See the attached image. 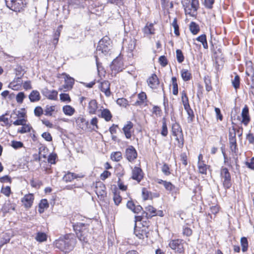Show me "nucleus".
Returning a JSON list of instances; mask_svg holds the SVG:
<instances>
[{"label":"nucleus","mask_w":254,"mask_h":254,"mask_svg":"<svg viewBox=\"0 0 254 254\" xmlns=\"http://www.w3.org/2000/svg\"><path fill=\"white\" fill-rule=\"evenodd\" d=\"M241 115L242 117L241 123H243L245 126H247L250 121L249 108L247 105H245L243 109Z\"/></svg>","instance_id":"nucleus-11"},{"label":"nucleus","mask_w":254,"mask_h":254,"mask_svg":"<svg viewBox=\"0 0 254 254\" xmlns=\"http://www.w3.org/2000/svg\"><path fill=\"white\" fill-rule=\"evenodd\" d=\"M230 149L231 151L235 154V155L237 156L238 153V148L237 147V144H229Z\"/></svg>","instance_id":"nucleus-61"},{"label":"nucleus","mask_w":254,"mask_h":254,"mask_svg":"<svg viewBox=\"0 0 254 254\" xmlns=\"http://www.w3.org/2000/svg\"><path fill=\"white\" fill-rule=\"evenodd\" d=\"M127 206L134 213H138L142 210V207L140 205H135L131 200L128 201Z\"/></svg>","instance_id":"nucleus-20"},{"label":"nucleus","mask_w":254,"mask_h":254,"mask_svg":"<svg viewBox=\"0 0 254 254\" xmlns=\"http://www.w3.org/2000/svg\"><path fill=\"white\" fill-rule=\"evenodd\" d=\"M74 173L67 172L63 177V180L66 183L71 182L74 179Z\"/></svg>","instance_id":"nucleus-40"},{"label":"nucleus","mask_w":254,"mask_h":254,"mask_svg":"<svg viewBox=\"0 0 254 254\" xmlns=\"http://www.w3.org/2000/svg\"><path fill=\"white\" fill-rule=\"evenodd\" d=\"M57 158V155L56 154H50L48 158V161L49 163L54 164L56 163V159Z\"/></svg>","instance_id":"nucleus-58"},{"label":"nucleus","mask_w":254,"mask_h":254,"mask_svg":"<svg viewBox=\"0 0 254 254\" xmlns=\"http://www.w3.org/2000/svg\"><path fill=\"white\" fill-rule=\"evenodd\" d=\"M74 80L73 78L69 77L66 75V78L64 80V84L63 85V87L65 91L70 90L72 89L74 84Z\"/></svg>","instance_id":"nucleus-19"},{"label":"nucleus","mask_w":254,"mask_h":254,"mask_svg":"<svg viewBox=\"0 0 254 254\" xmlns=\"http://www.w3.org/2000/svg\"><path fill=\"white\" fill-rule=\"evenodd\" d=\"M23 144L21 141H12L11 142V146L14 149H18L23 146Z\"/></svg>","instance_id":"nucleus-59"},{"label":"nucleus","mask_w":254,"mask_h":254,"mask_svg":"<svg viewBox=\"0 0 254 254\" xmlns=\"http://www.w3.org/2000/svg\"><path fill=\"white\" fill-rule=\"evenodd\" d=\"M159 62L163 66H165L168 64L167 60L164 56H162L159 58Z\"/></svg>","instance_id":"nucleus-64"},{"label":"nucleus","mask_w":254,"mask_h":254,"mask_svg":"<svg viewBox=\"0 0 254 254\" xmlns=\"http://www.w3.org/2000/svg\"><path fill=\"white\" fill-rule=\"evenodd\" d=\"M25 0H17L14 1V0H7L5 1L6 4L8 7L14 11H20L21 9L24 7L25 4Z\"/></svg>","instance_id":"nucleus-6"},{"label":"nucleus","mask_w":254,"mask_h":254,"mask_svg":"<svg viewBox=\"0 0 254 254\" xmlns=\"http://www.w3.org/2000/svg\"><path fill=\"white\" fill-rule=\"evenodd\" d=\"M44 110L40 106H37L35 107L34 110V113L36 117H40L44 114Z\"/></svg>","instance_id":"nucleus-52"},{"label":"nucleus","mask_w":254,"mask_h":254,"mask_svg":"<svg viewBox=\"0 0 254 254\" xmlns=\"http://www.w3.org/2000/svg\"><path fill=\"white\" fill-rule=\"evenodd\" d=\"M98 109V103L96 100H91L88 103L87 111L90 115L95 114Z\"/></svg>","instance_id":"nucleus-17"},{"label":"nucleus","mask_w":254,"mask_h":254,"mask_svg":"<svg viewBox=\"0 0 254 254\" xmlns=\"http://www.w3.org/2000/svg\"><path fill=\"white\" fill-rule=\"evenodd\" d=\"M220 177L225 189H228L231 187V176L228 169L222 167L220 170Z\"/></svg>","instance_id":"nucleus-5"},{"label":"nucleus","mask_w":254,"mask_h":254,"mask_svg":"<svg viewBox=\"0 0 254 254\" xmlns=\"http://www.w3.org/2000/svg\"><path fill=\"white\" fill-rule=\"evenodd\" d=\"M76 244V239L72 235H65L64 238H60L56 240L55 245L56 248L64 253L71 251Z\"/></svg>","instance_id":"nucleus-1"},{"label":"nucleus","mask_w":254,"mask_h":254,"mask_svg":"<svg viewBox=\"0 0 254 254\" xmlns=\"http://www.w3.org/2000/svg\"><path fill=\"white\" fill-rule=\"evenodd\" d=\"M63 111L65 115L71 116L74 114L75 110L70 105H65L63 107Z\"/></svg>","instance_id":"nucleus-30"},{"label":"nucleus","mask_w":254,"mask_h":254,"mask_svg":"<svg viewBox=\"0 0 254 254\" xmlns=\"http://www.w3.org/2000/svg\"><path fill=\"white\" fill-rule=\"evenodd\" d=\"M29 98L31 102H35L40 100V93L37 90H33L29 95Z\"/></svg>","instance_id":"nucleus-25"},{"label":"nucleus","mask_w":254,"mask_h":254,"mask_svg":"<svg viewBox=\"0 0 254 254\" xmlns=\"http://www.w3.org/2000/svg\"><path fill=\"white\" fill-rule=\"evenodd\" d=\"M1 192L6 196H9L11 193L10 188L8 186L2 187L1 190Z\"/></svg>","instance_id":"nucleus-57"},{"label":"nucleus","mask_w":254,"mask_h":254,"mask_svg":"<svg viewBox=\"0 0 254 254\" xmlns=\"http://www.w3.org/2000/svg\"><path fill=\"white\" fill-rule=\"evenodd\" d=\"M190 30L193 35H195L199 31L200 29L197 24L194 22H191L190 24Z\"/></svg>","instance_id":"nucleus-34"},{"label":"nucleus","mask_w":254,"mask_h":254,"mask_svg":"<svg viewBox=\"0 0 254 254\" xmlns=\"http://www.w3.org/2000/svg\"><path fill=\"white\" fill-rule=\"evenodd\" d=\"M25 97L24 93L23 92H20L17 94L16 100L18 103H22Z\"/></svg>","instance_id":"nucleus-53"},{"label":"nucleus","mask_w":254,"mask_h":254,"mask_svg":"<svg viewBox=\"0 0 254 254\" xmlns=\"http://www.w3.org/2000/svg\"><path fill=\"white\" fill-rule=\"evenodd\" d=\"M113 199L115 204L118 205L121 202L122 197L119 194L115 193L114 194Z\"/></svg>","instance_id":"nucleus-60"},{"label":"nucleus","mask_w":254,"mask_h":254,"mask_svg":"<svg viewBox=\"0 0 254 254\" xmlns=\"http://www.w3.org/2000/svg\"><path fill=\"white\" fill-rule=\"evenodd\" d=\"M174 29V33L176 36H178L180 35L179 32V27L177 24V21L176 18H175L172 24Z\"/></svg>","instance_id":"nucleus-49"},{"label":"nucleus","mask_w":254,"mask_h":254,"mask_svg":"<svg viewBox=\"0 0 254 254\" xmlns=\"http://www.w3.org/2000/svg\"><path fill=\"white\" fill-rule=\"evenodd\" d=\"M232 84L234 87L237 89L240 86V77L238 75H236L234 79L232 80Z\"/></svg>","instance_id":"nucleus-54"},{"label":"nucleus","mask_w":254,"mask_h":254,"mask_svg":"<svg viewBox=\"0 0 254 254\" xmlns=\"http://www.w3.org/2000/svg\"><path fill=\"white\" fill-rule=\"evenodd\" d=\"M181 76L184 81H187L190 80L191 73L187 69H183L181 70Z\"/></svg>","instance_id":"nucleus-39"},{"label":"nucleus","mask_w":254,"mask_h":254,"mask_svg":"<svg viewBox=\"0 0 254 254\" xmlns=\"http://www.w3.org/2000/svg\"><path fill=\"white\" fill-rule=\"evenodd\" d=\"M111 158L115 161H119L122 158V153L120 152H115L111 154Z\"/></svg>","instance_id":"nucleus-45"},{"label":"nucleus","mask_w":254,"mask_h":254,"mask_svg":"<svg viewBox=\"0 0 254 254\" xmlns=\"http://www.w3.org/2000/svg\"><path fill=\"white\" fill-rule=\"evenodd\" d=\"M246 166L249 168L254 170V157H253L251 160L250 162L246 161L245 162Z\"/></svg>","instance_id":"nucleus-63"},{"label":"nucleus","mask_w":254,"mask_h":254,"mask_svg":"<svg viewBox=\"0 0 254 254\" xmlns=\"http://www.w3.org/2000/svg\"><path fill=\"white\" fill-rule=\"evenodd\" d=\"M60 100L63 102H70L71 101L69 95L66 93H62L60 95Z\"/></svg>","instance_id":"nucleus-51"},{"label":"nucleus","mask_w":254,"mask_h":254,"mask_svg":"<svg viewBox=\"0 0 254 254\" xmlns=\"http://www.w3.org/2000/svg\"><path fill=\"white\" fill-rule=\"evenodd\" d=\"M57 111L58 110L56 106L47 105L45 107V109L44 110V114L47 116H52L53 115V112H57Z\"/></svg>","instance_id":"nucleus-27"},{"label":"nucleus","mask_w":254,"mask_h":254,"mask_svg":"<svg viewBox=\"0 0 254 254\" xmlns=\"http://www.w3.org/2000/svg\"><path fill=\"white\" fill-rule=\"evenodd\" d=\"M145 210L150 212L151 215L148 214V218H151L152 216L157 215L156 210L151 205H148L145 208Z\"/></svg>","instance_id":"nucleus-42"},{"label":"nucleus","mask_w":254,"mask_h":254,"mask_svg":"<svg viewBox=\"0 0 254 254\" xmlns=\"http://www.w3.org/2000/svg\"><path fill=\"white\" fill-rule=\"evenodd\" d=\"M172 85H173V94L177 95L178 93V86L177 82V78L175 77L172 78Z\"/></svg>","instance_id":"nucleus-43"},{"label":"nucleus","mask_w":254,"mask_h":254,"mask_svg":"<svg viewBox=\"0 0 254 254\" xmlns=\"http://www.w3.org/2000/svg\"><path fill=\"white\" fill-rule=\"evenodd\" d=\"M132 174V178L133 180L137 181L138 182H139L143 177L142 170L140 168L137 167H135L133 169Z\"/></svg>","instance_id":"nucleus-15"},{"label":"nucleus","mask_w":254,"mask_h":254,"mask_svg":"<svg viewBox=\"0 0 254 254\" xmlns=\"http://www.w3.org/2000/svg\"><path fill=\"white\" fill-rule=\"evenodd\" d=\"M184 241L180 239L172 240L169 243V246L172 250L180 254L184 252Z\"/></svg>","instance_id":"nucleus-7"},{"label":"nucleus","mask_w":254,"mask_h":254,"mask_svg":"<svg viewBox=\"0 0 254 254\" xmlns=\"http://www.w3.org/2000/svg\"><path fill=\"white\" fill-rule=\"evenodd\" d=\"M196 40L202 43L203 47L207 49L208 48V44L206 40V36L205 34H202L198 36Z\"/></svg>","instance_id":"nucleus-37"},{"label":"nucleus","mask_w":254,"mask_h":254,"mask_svg":"<svg viewBox=\"0 0 254 254\" xmlns=\"http://www.w3.org/2000/svg\"><path fill=\"white\" fill-rule=\"evenodd\" d=\"M133 124L131 122H127L123 128L124 133L127 138L129 139L131 137V134L133 132Z\"/></svg>","instance_id":"nucleus-13"},{"label":"nucleus","mask_w":254,"mask_h":254,"mask_svg":"<svg viewBox=\"0 0 254 254\" xmlns=\"http://www.w3.org/2000/svg\"><path fill=\"white\" fill-rule=\"evenodd\" d=\"M134 234L138 239L142 240L148 237V227L142 225V227L134 226Z\"/></svg>","instance_id":"nucleus-8"},{"label":"nucleus","mask_w":254,"mask_h":254,"mask_svg":"<svg viewBox=\"0 0 254 254\" xmlns=\"http://www.w3.org/2000/svg\"><path fill=\"white\" fill-rule=\"evenodd\" d=\"M138 100H137L134 103H132V105L133 106H137L142 105L144 101L146 99L147 96L145 92H142L138 94Z\"/></svg>","instance_id":"nucleus-24"},{"label":"nucleus","mask_w":254,"mask_h":254,"mask_svg":"<svg viewBox=\"0 0 254 254\" xmlns=\"http://www.w3.org/2000/svg\"><path fill=\"white\" fill-rule=\"evenodd\" d=\"M161 170L162 172L166 176H168L171 174L170 171V168L169 166L166 163L164 164Z\"/></svg>","instance_id":"nucleus-56"},{"label":"nucleus","mask_w":254,"mask_h":254,"mask_svg":"<svg viewBox=\"0 0 254 254\" xmlns=\"http://www.w3.org/2000/svg\"><path fill=\"white\" fill-rule=\"evenodd\" d=\"M186 14H189L191 16H195L196 15V11L199 7L198 0H185L182 1Z\"/></svg>","instance_id":"nucleus-2"},{"label":"nucleus","mask_w":254,"mask_h":254,"mask_svg":"<svg viewBox=\"0 0 254 254\" xmlns=\"http://www.w3.org/2000/svg\"><path fill=\"white\" fill-rule=\"evenodd\" d=\"M76 236L78 239L81 241L85 243H87L88 241L87 237L88 234V230H84L83 232H75Z\"/></svg>","instance_id":"nucleus-26"},{"label":"nucleus","mask_w":254,"mask_h":254,"mask_svg":"<svg viewBox=\"0 0 254 254\" xmlns=\"http://www.w3.org/2000/svg\"><path fill=\"white\" fill-rule=\"evenodd\" d=\"M199 173L206 175L207 174V166L203 162H199L197 163Z\"/></svg>","instance_id":"nucleus-35"},{"label":"nucleus","mask_w":254,"mask_h":254,"mask_svg":"<svg viewBox=\"0 0 254 254\" xmlns=\"http://www.w3.org/2000/svg\"><path fill=\"white\" fill-rule=\"evenodd\" d=\"M73 229L75 232H83L84 230H88L89 225L87 224L83 223H77L73 225Z\"/></svg>","instance_id":"nucleus-23"},{"label":"nucleus","mask_w":254,"mask_h":254,"mask_svg":"<svg viewBox=\"0 0 254 254\" xmlns=\"http://www.w3.org/2000/svg\"><path fill=\"white\" fill-rule=\"evenodd\" d=\"M35 240L40 243L47 241V236L46 233L41 232H38L35 238Z\"/></svg>","instance_id":"nucleus-32"},{"label":"nucleus","mask_w":254,"mask_h":254,"mask_svg":"<svg viewBox=\"0 0 254 254\" xmlns=\"http://www.w3.org/2000/svg\"><path fill=\"white\" fill-rule=\"evenodd\" d=\"M110 83L108 81L105 80L101 83L100 88L106 96H109L111 94L110 90Z\"/></svg>","instance_id":"nucleus-18"},{"label":"nucleus","mask_w":254,"mask_h":254,"mask_svg":"<svg viewBox=\"0 0 254 254\" xmlns=\"http://www.w3.org/2000/svg\"><path fill=\"white\" fill-rule=\"evenodd\" d=\"M148 86L152 89H156L157 88L159 84V79L155 74H153L147 79Z\"/></svg>","instance_id":"nucleus-14"},{"label":"nucleus","mask_w":254,"mask_h":254,"mask_svg":"<svg viewBox=\"0 0 254 254\" xmlns=\"http://www.w3.org/2000/svg\"><path fill=\"white\" fill-rule=\"evenodd\" d=\"M142 196L144 200L152 199V192L148 191L146 188H143L142 189Z\"/></svg>","instance_id":"nucleus-38"},{"label":"nucleus","mask_w":254,"mask_h":254,"mask_svg":"<svg viewBox=\"0 0 254 254\" xmlns=\"http://www.w3.org/2000/svg\"><path fill=\"white\" fill-rule=\"evenodd\" d=\"M204 82L205 84V89L207 91H210L212 89V87L211 85L210 80L209 78H205L204 79Z\"/></svg>","instance_id":"nucleus-62"},{"label":"nucleus","mask_w":254,"mask_h":254,"mask_svg":"<svg viewBox=\"0 0 254 254\" xmlns=\"http://www.w3.org/2000/svg\"><path fill=\"white\" fill-rule=\"evenodd\" d=\"M241 245L242 248V251L245 252L248 250V242L247 238L243 237L241 239Z\"/></svg>","instance_id":"nucleus-41"},{"label":"nucleus","mask_w":254,"mask_h":254,"mask_svg":"<svg viewBox=\"0 0 254 254\" xmlns=\"http://www.w3.org/2000/svg\"><path fill=\"white\" fill-rule=\"evenodd\" d=\"M63 28V26L62 25L58 26L57 29L55 32L54 35V39L53 41V44L56 46L58 42L59 38L61 34V32L62 30V29Z\"/></svg>","instance_id":"nucleus-33"},{"label":"nucleus","mask_w":254,"mask_h":254,"mask_svg":"<svg viewBox=\"0 0 254 254\" xmlns=\"http://www.w3.org/2000/svg\"><path fill=\"white\" fill-rule=\"evenodd\" d=\"M142 30L145 35H148L153 34L155 29H154L153 24L152 23H147Z\"/></svg>","instance_id":"nucleus-28"},{"label":"nucleus","mask_w":254,"mask_h":254,"mask_svg":"<svg viewBox=\"0 0 254 254\" xmlns=\"http://www.w3.org/2000/svg\"><path fill=\"white\" fill-rule=\"evenodd\" d=\"M116 103L120 106L127 107L128 105V101L124 98H119L117 100Z\"/></svg>","instance_id":"nucleus-44"},{"label":"nucleus","mask_w":254,"mask_h":254,"mask_svg":"<svg viewBox=\"0 0 254 254\" xmlns=\"http://www.w3.org/2000/svg\"><path fill=\"white\" fill-rule=\"evenodd\" d=\"M161 133L164 136H166L168 134V129L167 124L166 123L165 119L164 118L163 119V121L162 123V128Z\"/></svg>","instance_id":"nucleus-50"},{"label":"nucleus","mask_w":254,"mask_h":254,"mask_svg":"<svg viewBox=\"0 0 254 254\" xmlns=\"http://www.w3.org/2000/svg\"><path fill=\"white\" fill-rule=\"evenodd\" d=\"M145 217L146 218V219H148V213L146 212H143L142 213V215L141 216H135V220H134V222H135V226H136V222L137 221H143V219H144V217Z\"/></svg>","instance_id":"nucleus-47"},{"label":"nucleus","mask_w":254,"mask_h":254,"mask_svg":"<svg viewBox=\"0 0 254 254\" xmlns=\"http://www.w3.org/2000/svg\"><path fill=\"white\" fill-rule=\"evenodd\" d=\"M172 132L173 135L176 137V140L178 141V146L183 148L184 143V136L182 128L178 123H175L172 125Z\"/></svg>","instance_id":"nucleus-4"},{"label":"nucleus","mask_w":254,"mask_h":254,"mask_svg":"<svg viewBox=\"0 0 254 254\" xmlns=\"http://www.w3.org/2000/svg\"><path fill=\"white\" fill-rule=\"evenodd\" d=\"M101 114L98 115L99 117L104 119V120L107 121H110L112 118V115L111 112L107 109H103V110L100 109Z\"/></svg>","instance_id":"nucleus-21"},{"label":"nucleus","mask_w":254,"mask_h":254,"mask_svg":"<svg viewBox=\"0 0 254 254\" xmlns=\"http://www.w3.org/2000/svg\"><path fill=\"white\" fill-rule=\"evenodd\" d=\"M49 207V203L48 201L46 199L41 200L40 203L39 204V212L42 213L44 212V209L47 208Z\"/></svg>","instance_id":"nucleus-36"},{"label":"nucleus","mask_w":254,"mask_h":254,"mask_svg":"<svg viewBox=\"0 0 254 254\" xmlns=\"http://www.w3.org/2000/svg\"><path fill=\"white\" fill-rule=\"evenodd\" d=\"M111 69L115 71V72H118L124 68L123 62L120 58L114 59L110 65Z\"/></svg>","instance_id":"nucleus-9"},{"label":"nucleus","mask_w":254,"mask_h":254,"mask_svg":"<svg viewBox=\"0 0 254 254\" xmlns=\"http://www.w3.org/2000/svg\"><path fill=\"white\" fill-rule=\"evenodd\" d=\"M44 95L47 98L52 100H56L57 99L58 92L56 90H48L46 89V91L43 92Z\"/></svg>","instance_id":"nucleus-22"},{"label":"nucleus","mask_w":254,"mask_h":254,"mask_svg":"<svg viewBox=\"0 0 254 254\" xmlns=\"http://www.w3.org/2000/svg\"><path fill=\"white\" fill-rule=\"evenodd\" d=\"M22 126V127L18 131V132L21 133H24L26 132H30L31 129L32 128V127L29 125L26 124V123Z\"/></svg>","instance_id":"nucleus-46"},{"label":"nucleus","mask_w":254,"mask_h":254,"mask_svg":"<svg viewBox=\"0 0 254 254\" xmlns=\"http://www.w3.org/2000/svg\"><path fill=\"white\" fill-rule=\"evenodd\" d=\"M34 200V196L32 193L26 194L22 199L21 201L24 206L26 208H30L31 207Z\"/></svg>","instance_id":"nucleus-16"},{"label":"nucleus","mask_w":254,"mask_h":254,"mask_svg":"<svg viewBox=\"0 0 254 254\" xmlns=\"http://www.w3.org/2000/svg\"><path fill=\"white\" fill-rule=\"evenodd\" d=\"M176 56L177 61L179 63H181L184 61V56L181 50L178 49L176 50Z\"/></svg>","instance_id":"nucleus-48"},{"label":"nucleus","mask_w":254,"mask_h":254,"mask_svg":"<svg viewBox=\"0 0 254 254\" xmlns=\"http://www.w3.org/2000/svg\"><path fill=\"white\" fill-rule=\"evenodd\" d=\"M163 186L166 190L171 192L172 193H177L178 191V189L169 182L166 181Z\"/></svg>","instance_id":"nucleus-29"},{"label":"nucleus","mask_w":254,"mask_h":254,"mask_svg":"<svg viewBox=\"0 0 254 254\" xmlns=\"http://www.w3.org/2000/svg\"><path fill=\"white\" fill-rule=\"evenodd\" d=\"M137 155V152L132 146H129L126 150L127 159L130 162L136 159Z\"/></svg>","instance_id":"nucleus-10"},{"label":"nucleus","mask_w":254,"mask_h":254,"mask_svg":"<svg viewBox=\"0 0 254 254\" xmlns=\"http://www.w3.org/2000/svg\"><path fill=\"white\" fill-rule=\"evenodd\" d=\"M95 192L98 196L104 198L106 196V187L104 184L99 182L96 184Z\"/></svg>","instance_id":"nucleus-12"},{"label":"nucleus","mask_w":254,"mask_h":254,"mask_svg":"<svg viewBox=\"0 0 254 254\" xmlns=\"http://www.w3.org/2000/svg\"><path fill=\"white\" fill-rule=\"evenodd\" d=\"M110 40L108 36L104 37L98 43L96 49V54L107 55L110 51Z\"/></svg>","instance_id":"nucleus-3"},{"label":"nucleus","mask_w":254,"mask_h":254,"mask_svg":"<svg viewBox=\"0 0 254 254\" xmlns=\"http://www.w3.org/2000/svg\"><path fill=\"white\" fill-rule=\"evenodd\" d=\"M11 210H15V205L11 204L9 202L5 203L1 208V210L4 213L10 212Z\"/></svg>","instance_id":"nucleus-31"},{"label":"nucleus","mask_w":254,"mask_h":254,"mask_svg":"<svg viewBox=\"0 0 254 254\" xmlns=\"http://www.w3.org/2000/svg\"><path fill=\"white\" fill-rule=\"evenodd\" d=\"M236 135V129L234 127L229 128V138H235Z\"/></svg>","instance_id":"nucleus-55"}]
</instances>
